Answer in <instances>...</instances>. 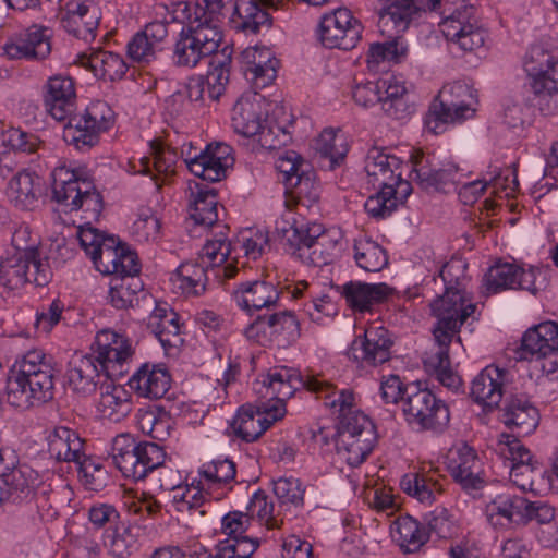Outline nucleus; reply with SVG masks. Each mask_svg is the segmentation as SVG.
<instances>
[{"instance_id":"f257e3e1","label":"nucleus","mask_w":558,"mask_h":558,"mask_svg":"<svg viewBox=\"0 0 558 558\" xmlns=\"http://www.w3.org/2000/svg\"><path fill=\"white\" fill-rule=\"evenodd\" d=\"M303 385L338 414V454L352 468L361 465L375 446L376 434L372 422L356 408L353 391H338L332 384L317 377H308Z\"/></svg>"},{"instance_id":"f03ea898","label":"nucleus","mask_w":558,"mask_h":558,"mask_svg":"<svg viewBox=\"0 0 558 558\" xmlns=\"http://www.w3.org/2000/svg\"><path fill=\"white\" fill-rule=\"evenodd\" d=\"M58 373L51 356L41 350L27 351L10 371L8 403L15 409L26 410L52 400Z\"/></svg>"},{"instance_id":"7ed1b4c3","label":"nucleus","mask_w":558,"mask_h":558,"mask_svg":"<svg viewBox=\"0 0 558 558\" xmlns=\"http://www.w3.org/2000/svg\"><path fill=\"white\" fill-rule=\"evenodd\" d=\"M385 5L380 10L378 26L381 34L390 40L374 43L367 52V63L383 61L400 62L408 53V47L402 40V34L410 25L418 20L422 13L440 10L441 0H379Z\"/></svg>"},{"instance_id":"20e7f679","label":"nucleus","mask_w":558,"mask_h":558,"mask_svg":"<svg viewBox=\"0 0 558 558\" xmlns=\"http://www.w3.org/2000/svg\"><path fill=\"white\" fill-rule=\"evenodd\" d=\"M524 70L530 77L533 105L544 116L558 111V54L536 45L525 56Z\"/></svg>"},{"instance_id":"39448f33","label":"nucleus","mask_w":558,"mask_h":558,"mask_svg":"<svg viewBox=\"0 0 558 558\" xmlns=\"http://www.w3.org/2000/svg\"><path fill=\"white\" fill-rule=\"evenodd\" d=\"M0 480L4 484L3 500L22 504L34 499L41 515L44 511L51 508L50 485L45 483L39 473L29 465L15 466L13 460L8 462L2 449H0Z\"/></svg>"},{"instance_id":"423d86ee","label":"nucleus","mask_w":558,"mask_h":558,"mask_svg":"<svg viewBox=\"0 0 558 558\" xmlns=\"http://www.w3.org/2000/svg\"><path fill=\"white\" fill-rule=\"evenodd\" d=\"M190 16V23L182 29L173 49V62L178 66L195 68L203 59L218 52L222 32L213 19Z\"/></svg>"},{"instance_id":"0eeeda50","label":"nucleus","mask_w":558,"mask_h":558,"mask_svg":"<svg viewBox=\"0 0 558 558\" xmlns=\"http://www.w3.org/2000/svg\"><path fill=\"white\" fill-rule=\"evenodd\" d=\"M116 468L128 478L144 480L148 473L163 465L166 452L154 442L136 441L130 434L116 436L111 444Z\"/></svg>"},{"instance_id":"6e6552de","label":"nucleus","mask_w":558,"mask_h":558,"mask_svg":"<svg viewBox=\"0 0 558 558\" xmlns=\"http://www.w3.org/2000/svg\"><path fill=\"white\" fill-rule=\"evenodd\" d=\"M476 104L475 90L468 84L454 82L445 85L429 107L425 125L432 133L439 134L446 124L472 118Z\"/></svg>"},{"instance_id":"1a4fd4ad","label":"nucleus","mask_w":558,"mask_h":558,"mask_svg":"<svg viewBox=\"0 0 558 558\" xmlns=\"http://www.w3.org/2000/svg\"><path fill=\"white\" fill-rule=\"evenodd\" d=\"M437 318L433 328L436 344H450L461 326L475 312L476 305L466 291L446 288L442 295L430 304Z\"/></svg>"},{"instance_id":"9d476101","label":"nucleus","mask_w":558,"mask_h":558,"mask_svg":"<svg viewBox=\"0 0 558 558\" xmlns=\"http://www.w3.org/2000/svg\"><path fill=\"white\" fill-rule=\"evenodd\" d=\"M405 421L418 430L442 432L449 424L448 405L428 389L412 388L403 399Z\"/></svg>"},{"instance_id":"9b49d317","label":"nucleus","mask_w":558,"mask_h":558,"mask_svg":"<svg viewBox=\"0 0 558 558\" xmlns=\"http://www.w3.org/2000/svg\"><path fill=\"white\" fill-rule=\"evenodd\" d=\"M113 124V112L101 101L93 104L85 114L70 119L63 129V140L75 149L86 151L98 144L99 134Z\"/></svg>"},{"instance_id":"f8f14e48","label":"nucleus","mask_w":558,"mask_h":558,"mask_svg":"<svg viewBox=\"0 0 558 558\" xmlns=\"http://www.w3.org/2000/svg\"><path fill=\"white\" fill-rule=\"evenodd\" d=\"M440 13L444 17L439 27L447 40L458 44L464 51L483 47L486 34L478 24L475 7L460 2L452 12Z\"/></svg>"},{"instance_id":"ddd939ff","label":"nucleus","mask_w":558,"mask_h":558,"mask_svg":"<svg viewBox=\"0 0 558 558\" xmlns=\"http://www.w3.org/2000/svg\"><path fill=\"white\" fill-rule=\"evenodd\" d=\"M92 350L90 355L110 379L121 377L128 372V365L134 354L130 340L111 330L99 331Z\"/></svg>"},{"instance_id":"4468645a","label":"nucleus","mask_w":558,"mask_h":558,"mask_svg":"<svg viewBox=\"0 0 558 558\" xmlns=\"http://www.w3.org/2000/svg\"><path fill=\"white\" fill-rule=\"evenodd\" d=\"M363 26L347 8H338L322 16L318 39L328 49L351 50L362 37Z\"/></svg>"},{"instance_id":"2eb2a0df","label":"nucleus","mask_w":558,"mask_h":558,"mask_svg":"<svg viewBox=\"0 0 558 558\" xmlns=\"http://www.w3.org/2000/svg\"><path fill=\"white\" fill-rule=\"evenodd\" d=\"M52 272L47 259L33 258L7 252L0 262V279L10 289H17L27 282L38 287L49 283Z\"/></svg>"},{"instance_id":"dca6fc26","label":"nucleus","mask_w":558,"mask_h":558,"mask_svg":"<svg viewBox=\"0 0 558 558\" xmlns=\"http://www.w3.org/2000/svg\"><path fill=\"white\" fill-rule=\"evenodd\" d=\"M306 287V282L300 281L294 286H286L279 289L271 281L255 280L241 283L233 291L232 296L239 307L246 312H252L275 306L283 290H288L293 299H298Z\"/></svg>"},{"instance_id":"f3484780","label":"nucleus","mask_w":558,"mask_h":558,"mask_svg":"<svg viewBox=\"0 0 558 558\" xmlns=\"http://www.w3.org/2000/svg\"><path fill=\"white\" fill-rule=\"evenodd\" d=\"M411 179L422 189L449 192L461 184V174L453 165L440 167L436 159L423 151H414L411 156Z\"/></svg>"},{"instance_id":"a211bd4d","label":"nucleus","mask_w":558,"mask_h":558,"mask_svg":"<svg viewBox=\"0 0 558 558\" xmlns=\"http://www.w3.org/2000/svg\"><path fill=\"white\" fill-rule=\"evenodd\" d=\"M286 410L269 408V403L260 402L254 410L251 405H243L231 422L232 432L246 442L258 439L275 422L281 420Z\"/></svg>"},{"instance_id":"6ab92c4d","label":"nucleus","mask_w":558,"mask_h":558,"mask_svg":"<svg viewBox=\"0 0 558 558\" xmlns=\"http://www.w3.org/2000/svg\"><path fill=\"white\" fill-rule=\"evenodd\" d=\"M184 162L189 170L204 181L216 182L226 177V171L234 162L232 148L225 143L208 144L198 154H186Z\"/></svg>"},{"instance_id":"aec40b11","label":"nucleus","mask_w":558,"mask_h":558,"mask_svg":"<svg viewBox=\"0 0 558 558\" xmlns=\"http://www.w3.org/2000/svg\"><path fill=\"white\" fill-rule=\"evenodd\" d=\"M302 385L299 374L284 366L271 368L266 376L256 379L254 390L260 398L267 399L269 408H279V404L286 410V400L291 398L294 391Z\"/></svg>"},{"instance_id":"412c9836","label":"nucleus","mask_w":558,"mask_h":558,"mask_svg":"<svg viewBox=\"0 0 558 558\" xmlns=\"http://www.w3.org/2000/svg\"><path fill=\"white\" fill-rule=\"evenodd\" d=\"M306 232L293 256L315 267L332 263L340 252L338 241L329 238L318 223L307 226Z\"/></svg>"},{"instance_id":"4be33fe9","label":"nucleus","mask_w":558,"mask_h":558,"mask_svg":"<svg viewBox=\"0 0 558 558\" xmlns=\"http://www.w3.org/2000/svg\"><path fill=\"white\" fill-rule=\"evenodd\" d=\"M44 104L46 110L57 121L70 117L76 104L74 80L64 74L50 76L44 85Z\"/></svg>"},{"instance_id":"5701e85b","label":"nucleus","mask_w":558,"mask_h":558,"mask_svg":"<svg viewBox=\"0 0 558 558\" xmlns=\"http://www.w3.org/2000/svg\"><path fill=\"white\" fill-rule=\"evenodd\" d=\"M392 341L384 327H369L363 337L356 338L349 350V355L362 364L376 366L390 359Z\"/></svg>"},{"instance_id":"b1692460","label":"nucleus","mask_w":558,"mask_h":558,"mask_svg":"<svg viewBox=\"0 0 558 558\" xmlns=\"http://www.w3.org/2000/svg\"><path fill=\"white\" fill-rule=\"evenodd\" d=\"M400 168V159L384 153L381 149L372 148L365 158L364 169L368 177V183L374 187H400L405 195L409 193V183L403 182Z\"/></svg>"},{"instance_id":"393cba45","label":"nucleus","mask_w":558,"mask_h":558,"mask_svg":"<svg viewBox=\"0 0 558 558\" xmlns=\"http://www.w3.org/2000/svg\"><path fill=\"white\" fill-rule=\"evenodd\" d=\"M448 470L454 482L464 490H477L484 487L481 461L475 450L466 445L450 451Z\"/></svg>"},{"instance_id":"a878e982","label":"nucleus","mask_w":558,"mask_h":558,"mask_svg":"<svg viewBox=\"0 0 558 558\" xmlns=\"http://www.w3.org/2000/svg\"><path fill=\"white\" fill-rule=\"evenodd\" d=\"M500 421L518 436H525L538 426L539 413L525 396L510 395L500 408Z\"/></svg>"},{"instance_id":"bb28decb","label":"nucleus","mask_w":558,"mask_h":558,"mask_svg":"<svg viewBox=\"0 0 558 558\" xmlns=\"http://www.w3.org/2000/svg\"><path fill=\"white\" fill-rule=\"evenodd\" d=\"M527 499L522 496L500 493L486 504L485 514L494 529H508L526 523Z\"/></svg>"},{"instance_id":"cd10ccee","label":"nucleus","mask_w":558,"mask_h":558,"mask_svg":"<svg viewBox=\"0 0 558 558\" xmlns=\"http://www.w3.org/2000/svg\"><path fill=\"white\" fill-rule=\"evenodd\" d=\"M290 0H236L231 24L234 29L256 34L262 26L269 27L271 19L265 8H279Z\"/></svg>"},{"instance_id":"c85d7f7f","label":"nucleus","mask_w":558,"mask_h":558,"mask_svg":"<svg viewBox=\"0 0 558 558\" xmlns=\"http://www.w3.org/2000/svg\"><path fill=\"white\" fill-rule=\"evenodd\" d=\"M51 37L49 27L32 25L16 41L7 44L4 50L12 59L45 60L51 52Z\"/></svg>"},{"instance_id":"c756f323","label":"nucleus","mask_w":558,"mask_h":558,"mask_svg":"<svg viewBox=\"0 0 558 558\" xmlns=\"http://www.w3.org/2000/svg\"><path fill=\"white\" fill-rule=\"evenodd\" d=\"M231 122L234 132L242 136L258 135L266 122L262 97L257 94L242 95L232 108Z\"/></svg>"},{"instance_id":"7c9ffc66","label":"nucleus","mask_w":558,"mask_h":558,"mask_svg":"<svg viewBox=\"0 0 558 558\" xmlns=\"http://www.w3.org/2000/svg\"><path fill=\"white\" fill-rule=\"evenodd\" d=\"M507 372L494 365L486 366L471 384L472 399L488 411L496 409L504 396Z\"/></svg>"},{"instance_id":"2f4dec72","label":"nucleus","mask_w":558,"mask_h":558,"mask_svg":"<svg viewBox=\"0 0 558 558\" xmlns=\"http://www.w3.org/2000/svg\"><path fill=\"white\" fill-rule=\"evenodd\" d=\"M347 305L356 312H366L374 304L388 299L393 289L386 283H366L361 281H349L337 287Z\"/></svg>"},{"instance_id":"473e14b6","label":"nucleus","mask_w":558,"mask_h":558,"mask_svg":"<svg viewBox=\"0 0 558 558\" xmlns=\"http://www.w3.org/2000/svg\"><path fill=\"white\" fill-rule=\"evenodd\" d=\"M128 384L140 397L160 399L171 386V376L165 366L145 363L131 376Z\"/></svg>"},{"instance_id":"72a5a7b5","label":"nucleus","mask_w":558,"mask_h":558,"mask_svg":"<svg viewBox=\"0 0 558 558\" xmlns=\"http://www.w3.org/2000/svg\"><path fill=\"white\" fill-rule=\"evenodd\" d=\"M558 352V324L544 322L529 328L521 340V357H545Z\"/></svg>"},{"instance_id":"f704fd0d","label":"nucleus","mask_w":558,"mask_h":558,"mask_svg":"<svg viewBox=\"0 0 558 558\" xmlns=\"http://www.w3.org/2000/svg\"><path fill=\"white\" fill-rule=\"evenodd\" d=\"M217 231L213 238L206 240L199 254V259L208 268H218L216 276L231 279L235 276L238 268L232 264H226L231 253V243L227 239V225H217Z\"/></svg>"},{"instance_id":"c9c22d12","label":"nucleus","mask_w":558,"mask_h":558,"mask_svg":"<svg viewBox=\"0 0 558 558\" xmlns=\"http://www.w3.org/2000/svg\"><path fill=\"white\" fill-rule=\"evenodd\" d=\"M241 62L245 75H251L255 85L265 87L277 76L279 61L270 49L265 47H248L241 52Z\"/></svg>"},{"instance_id":"e433bc0d","label":"nucleus","mask_w":558,"mask_h":558,"mask_svg":"<svg viewBox=\"0 0 558 558\" xmlns=\"http://www.w3.org/2000/svg\"><path fill=\"white\" fill-rule=\"evenodd\" d=\"M99 16L96 8L85 3H70L68 11L61 19V25L65 32L86 43L96 37Z\"/></svg>"},{"instance_id":"4c0bfd02","label":"nucleus","mask_w":558,"mask_h":558,"mask_svg":"<svg viewBox=\"0 0 558 558\" xmlns=\"http://www.w3.org/2000/svg\"><path fill=\"white\" fill-rule=\"evenodd\" d=\"M44 195V181L28 171H20L10 180L8 196L15 207L23 210L34 209Z\"/></svg>"},{"instance_id":"58836bf2","label":"nucleus","mask_w":558,"mask_h":558,"mask_svg":"<svg viewBox=\"0 0 558 558\" xmlns=\"http://www.w3.org/2000/svg\"><path fill=\"white\" fill-rule=\"evenodd\" d=\"M191 192L190 217L197 226L205 228L222 225L219 221L218 199L214 190L196 182L189 184Z\"/></svg>"},{"instance_id":"ea45409f","label":"nucleus","mask_w":558,"mask_h":558,"mask_svg":"<svg viewBox=\"0 0 558 558\" xmlns=\"http://www.w3.org/2000/svg\"><path fill=\"white\" fill-rule=\"evenodd\" d=\"M441 480L442 476L439 475L438 470L430 468L405 474L400 484L409 496L430 505L444 490Z\"/></svg>"},{"instance_id":"a19ab883","label":"nucleus","mask_w":558,"mask_h":558,"mask_svg":"<svg viewBox=\"0 0 558 558\" xmlns=\"http://www.w3.org/2000/svg\"><path fill=\"white\" fill-rule=\"evenodd\" d=\"M379 96L377 104H380L384 113L395 120H404L414 112V106L409 102L405 86L393 80H379Z\"/></svg>"},{"instance_id":"79ce46f5","label":"nucleus","mask_w":558,"mask_h":558,"mask_svg":"<svg viewBox=\"0 0 558 558\" xmlns=\"http://www.w3.org/2000/svg\"><path fill=\"white\" fill-rule=\"evenodd\" d=\"M131 410V395L123 386L114 385L112 381L100 386L97 411L101 418L120 422Z\"/></svg>"},{"instance_id":"37998d69","label":"nucleus","mask_w":558,"mask_h":558,"mask_svg":"<svg viewBox=\"0 0 558 558\" xmlns=\"http://www.w3.org/2000/svg\"><path fill=\"white\" fill-rule=\"evenodd\" d=\"M147 328L160 341L165 349L177 348L182 343L179 316L167 304H157L148 316Z\"/></svg>"},{"instance_id":"c03bdc74","label":"nucleus","mask_w":558,"mask_h":558,"mask_svg":"<svg viewBox=\"0 0 558 558\" xmlns=\"http://www.w3.org/2000/svg\"><path fill=\"white\" fill-rule=\"evenodd\" d=\"M48 451L59 462L75 464L85 453L84 440L73 429L58 426L48 436Z\"/></svg>"},{"instance_id":"a18cd8bd","label":"nucleus","mask_w":558,"mask_h":558,"mask_svg":"<svg viewBox=\"0 0 558 558\" xmlns=\"http://www.w3.org/2000/svg\"><path fill=\"white\" fill-rule=\"evenodd\" d=\"M102 373L96 360L90 355H75L68 369L69 386L81 395H89L96 389V378Z\"/></svg>"},{"instance_id":"49530a36","label":"nucleus","mask_w":558,"mask_h":558,"mask_svg":"<svg viewBox=\"0 0 558 558\" xmlns=\"http://www.w3.org/2000/svg\"><path fill=\"white\" fill-rule=\"evenodd\" d=\"M77 61L95 76L109 81L121 78L128 70L126 63L119 54L101 49H95L90 54L82 53Z\"/></svg>"},{"instance_id":"de8ad7c7","label":"nucleus","mask_w":558,"mask_h":558,"mask_svg":"<svg viewBox=\"0 0 558 558\" xmlns=\"http://www.w3.org/2000/svg\"><path fill=\"white\" fill-rule=\"evenodd\" d=\"M231 54V49L226 46L209 59V68L204 81L211 100H218L226 90L230 77Z\"/></svg>"},{"instance_id":"09e8293b","label":"nucleus","mask_w":558,"mask_h":558,"mask_svg":"<svg viewBox=\"0 0 558 558\" xmlns=\"http://www.w3.org/2000/svg\"><path fill=\"white\" fill-rule=\"evenodd\" d=\"M150 149L153 161L149 157H143L140 160L141 168L136 170V172L150 174L151 179L156 182L157 189H160L161 183H159L157 177L153 174V170L159 174H173L175 172L178 154L174 149L167 147L161 142L157 141L151 142Z\"/></svg>"},{"instance_id":"8fccbe9b","label":"nucleus","mask_w":558,"mask_h":558,"mask_svg":"<svg viewBox=\"0 0 558 558\" xmlns=\"http://www.w3.org/2000/svg\"><path fill=\"white\" fill-rule=\"evenodd\" d=\"M438 350L424 360L425 369L447 389L457 392L462 386L460 376L451 368L449 359L450 344H437Z\"/></svg>"},{"instance_id":"3c124183","label":"nucleus","mask_w":558,"mask_h":558,"mask_svg":"<svg viewBox=\"0 0 558 558\" xmlns=\"http://www.w3.org/2000/svg\"><path fill=\"white\" fill-rule=\"evenodd\" d=\"M208 267L202 262L182 263L175 270L172 280L186 295L202 294L208 281Z\"/></svg>"},{"instance_id":"603ef678","label":"nucleus","mask_w":558,"mask_h":558,"mask_svg":"<svg viewBox=\"0 0 558 558\" xmlns=\"http://www.w3.org/2000/svg\"><path fill=\"white\" fill-rule=\"evenodd\" d=\"M270 339L281 348L294 343L301 336L300 322L292 311H282L269 315Z\"/></svg>"},{"instance_id":"864d4df0","label":"nucleus","mask_w":558,"mask_h":558,"mask_svg":"<svg viewBox=\"0 0 558 558\" xmlns=\"http://www.w3.org/2000/svg\"><path fill=\"white\" fill-rule=\"evenodd\" d=\"M353 251L356 265L365 271H380L388 264L386 251L375 241L364 238L356 239Z\"/></svg>"},{"instance_id":"5fc2aeb1","label":"nucleus","mask_w":558,"mask_h":558,"mask_svg":"<svg viewBox=\"0 0 558 558\" xmlns=\"http://www.w3.org/2000/svg\"><path fill=\"white\" fill-rule=\"evenodd\" d=\"M393 536L400 546L412 553L421 548L427 541V534L420 523L411 515H401L393 522Z\"/></svg>"},{"instance_id":"6e6d98bb","label":"nucleus","mask_w":558,"mask_h":558,"mask_svg":"<svg viewBox=\"0 0 558 558\" xmlns=\"http://www.w3.org/2000/svg\"><path fill=\"white\" fill-rule=\"evenodd\" d=\"M143 290L138 278L113 277L110 282L109 301L118 310L134 307L138 303L137 293Z\"/></svg>"},{"instance_id":"4d7b16f0","label":"nucleus","mask_w":558,"mask_h":558,"mask_svg":"<svg viewBox=\"0 0 558 558\" xmlns=\"http://www.w3.org/2000/svg\"><path fill=\"white\" fill-rule=\"evenodd\" d=\"M248 518L257 517L259 522L268 530L280 529L284 522V515L280 510H275V505L269 500L268 495L259 489L251 498L247 506Z\"/></svg>"},{"instance_id":"13d9d810","label":"nucleus","mask_w":558,"mask_h":558,"mask_svg":"<svg viewBox=\"0 0 558 558\" xmlns=\"http://www.w3.org/2000/svg\"><path fill=\"white\" fill-rule=\"evenodd\" d=\"M520 266L511 263H498L490 267L484 277L485 292L495 294L506 289H515Z\"/></svg>"},{"instance_id":"bf43d9fd","label":"nucleus","mask_w":558,"mask_h":558,"mask_svg":"<svg viewBox=\"0 0 558 558\" xmlns=\"http://www.w3.org/2000/svg\"><path fill=\"white\" fill-rule=\"evenodd\" d=\"M174 422L169 412L161 407H154L144 412L140 418L142 430L151 438L165 441L173 430Z\"/></svg>"},{"instance_id":"052dcab7","label":"nucleus","mask_w":558,"mask_h":558,"mask_svg":"<svg viewBox=\"0 0 558 558\" xmlns=\"http://www.w3.org/2000/svg\"><path fill=\"white\" fill-rule=\"evenodd\" d=\"M104 543L116 558H128L136 550V536L125 523L108 529Z\"/></svg>"},{"instance_id":"680f3d73","label":"nucleus","mask_w":558,"mask_h":558,"mask_svg":"<svg viewBox=\"0 0 558 558\" xmlns=\"http://www.w3.org/2000/svg\"><path fill=\"white\" fill-rule=\"evenodd\" d=\"M201 476L209 489L228 486L235 480V464L229 459H217L204 463L199 469Z\"/></svg>"},{"instance_id":"e2e57ef3","label":"nucleus","mask_w":558,"mask_h":558,"mask_svg":"<svg viewBox=\"0 0 558 558\" xmlns=\"http://www.w3.org/2000/svg\"><path fill=\"white\" fill-rule=\"evenodd\" d=\"M315 149L322 157L329 159L330 168L339 166L348 153V145L342 135L333 130H324L315 143Z\"/></svg>"},{"instance_id":"0e129e2a","label":"nucleus","mask_w":558,"mask_h":558,"mask_svg":"<svg viewBox=\"0 0 558 558\" xmlns=\"http://www.w3.org/2000/svg\"><path fill=\"white\" fill-rule=\"evenodd\" d=\"M307 226L311 223H298L292 217L287 216L276 221L275 234L289 254L293 255L300 250L299 245L307 233Z\"/></svg>"},{"instance_id":"69168bd1","label":"nucleus","mask_w":558,"mask_h":558,"mask_svg":"<svg viewBox=\"0 0 558 558\" xmlns=\"http://www.w3.org/2000/svg\"><path fill=\"white\" fill-rule=\"evenodd\" d=\"M272 490L280 509L301 508L304 505L305 486L299 478L280 477L274 481Z\"/></svg>"},{"instance_id":"338daca9","label":"nucleus","mask_w":558,"mask_h":558,"mask_svg":"<svg viewBox=\"0 0 558 558\" xmlns=\"http://www.w3.org/2000/svg\"><path fill=\"white\" fill-rule=\"evenodd\" d=\"M122 243L113 236L102 239L101 245L92 251V260L101 274L116 276Z\"/></svg>"},{"instance_id":"774afa93","label":"nucleus","mask_w":558,"mask_h":558,"mask_svg":"<svg viewBox=\"0 0 558 558\" xmlns=\"http://www.w3.org/2000/svg\"><path fill=\"white\" fill-rule=\"evenodd\" d=\"M378 189L379 191L375 195L366 199L364 208L369 216L376 219H384L390 216L398 207L397 187Z\"/></svg>"}]
</instances>
